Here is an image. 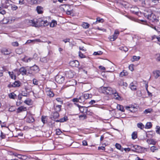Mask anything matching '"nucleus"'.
<instances>
[{
    "label": "nucleus",
    "instance_id": "18",
    "mask_svg": "<svg viewBox=\"0 0 160 160\" xmlns=\"http://www.w3.org/2000/svg\"><path fill=\"white\" fill-rule=\"evenodd\" d=\"M36 10L38 14H42L43 12V8L40 6H38L36 8Z\"/></svg>",
    "mask_w": 160,
    "mask_h": 160
},
{
    "label": "nucleus",
    "instance_id": "8",
    "mask_svg": "<svg viewBox=\"0 0 160 160\" xmlns=\"http://www.w3.org/2000/svg\"><path fill=\"white\" fill-rule=\"evenodd\" d=\"M70 6H71L69 5H61L60 6V8L61 9H62V10L64 12H66V11L70 9Z\"/></svg>",
    "mask_w": 160,
    "mask_h": 160
},
{
    "label": "nucleus",
    "instance_id": "60",
    "mask_svg": "<svg viewBox=\"0 0 160 160\" xmlns=\"http://www.w3.org/2000/svg\"><path fill=\"white\" fill-rule=\"evenodd\" d=\"M0 137L1 138V139L5 138L6 137L5 135L4 134L2 131H1V132Z\"/></svg>",
    "mask_w": 160,
    "mask_h": 160
},
{
    "label": "nucleus",
    "instance_id": "20",
    "mask_svg": "<svg viewBox=\"0 0 160 160\" xmlns=\"http://www.w3.org/2000/svg\"><path fill=\"white\" fill-rule=\"evenodd\" d=\"M104 22V20L102 18H101L99 17H98L96 19V21L93 23L94 24H96L97 23H102Z\"/></svg>",
    "mask_w": 160,
    "mask_h": 160
},
{
    "label": "nucleus",
    "instance_id": "53",
    "mask_svg": "<svg viewBox=\"0 0 160 160\" xmlns=\"http://www.w3.org/2000/svg\"><path fill=\"white\" fill-rule=\"evenodd\" d=\"M72 101L74 102H79L80 103L82 102V101H79L78 99L77 98H74L72 99Z\"/></svg>",
    "mask_w": 160,
    "mask_h": 160
},
{
    "label": "nucleus",
    "instance_id": "52",
    "mask_svg": "<svg viewBox=\"0 0 160 160\" xmlns=\"http://www.w3.org/2000/svg\"><path fill=\"white\" fill-rule=\"evenodd\" d=\"M116 148L119 150H120L121 148V145L118 143H116L115 145Z\"/></svg>",
    "mask_w": 160,
    "mask_h": 160
},
{
    "label": "nucleus",
    "instance_id": "35",
    "mask_svg": "<svg viewBox=\"0 0 160 160\" xmlns=\"http://www.w3.org/2000/svg\"><path fill=\"white\" fill-rule=\"evenodd\" d=\"M112 94H113L115 97V98L117 100H119V98H120V96H119L118 94V93H117L115 90V92L114 93H112Z\"/></svg>",
    "mask_w": 160,
    "mask_h": 160
},
{
    "label": "nucleus",
    "instance_id": "15",
    "mask_svg": "<svg viewBox=\"0 0 160 160\" xmlns=\"http://www.w3.org/2000/svg\"><path fill=\"white\" fill-rule=\"evenodd\" d=\"M153 76L155 79L158 78L160 77V71L158 70H155L153 71Z\"/></svg>",
    "mask_w": 160,
    "mask_h": 160
},
{
    "label": "nucleus",
    "instance_id": "43",
    "mask_svg": "<svg viewBox=\"0 0 160 160\" xmlns=\"http://www.w3.org/2000/svg\"><path fill=\"white\" fill-rule=\"evenodd\" d=\"M156 132L157 134H160V127L157 126L156 128Z\"/></svg>",
    "mask_w": 160,
    "mask_h": 160
},
{
    "label": "nucleus",
    "instance_id": "61",
    "mask_svg": "<svg viewBox=\"0 0 160 160\" xmlns=\"http://www.w3.org/2000/svg\"><path fill=\"white\" fill-rule=\"evenodd\" d=\"M11 6L12 9L13 10H16L18 8L17 7L15 6V5H12V6Z\"/></svg>",
    "mask_w": 160,
    "mask_h": 160
},
{
    "label": "nucleus",
    "instance_id": "34",
    "mask_svg": "<svg viewBox=\"0 0 160 160\" xmlns=\"http://www.w3.org/2000/svg\"><path fill=\"white\" fill-rule=\"evenodd\" d=\"M137 126L138 128H139L141 129H143L144 127V125L141 122L138 123Z\"/></svg>",
    "mask_w": 160,
    "mask_h": 160
},
{
    "label": "nucleus",
    "instance_id": "46",
    "mask_svg": "<svg viewBox=\"0 0 160 160\" xmlns=\"http://www.w3.org/2000/svg\"><path fill=\"white\" fill-rule=\"evenodd\" d=\"M102 53V52L101 51H98L97 52H94L93 54L94 55H101Z\"/></svg>",
    "mask_w": 160,
    "mask_h": 160
},
{
    "label": "nucleus",
    "instance_id": "51",
    "mask_svg": "<svg viewBox=\"0 0 160 160\" xmlns=\"http://www.w3.org/2000/svg\"><path fill=\"white\" fill-rule=\"evenodd\" d=\"M78 99L79 101H82V102H84V100L85 99L83 97V96L82 95V96H80L79 98H78Z\"/></svg>",
    "mask_w": 160,
    "mask_h": 160
},
{
    "label": "nucleus",
    "instance_id": "23",
    "mask_svg": "<svg viewBox=\"0 0 160 160\" xmlns=\"http://www.w3.org/2000/svg\"><path fill=\"white\" fill-rule=\"evenodd\" d=\"M34 121V118L32 116H30L27 118V122L28 123H31Z\"/></svg>",
    "mask_w": 160,
    "mask_h": 160
},
{
    "label": "nucleus",
    "instance_id": "14",
    "mask_svg": "<svg viewBox=\"0 0 160 160\" xmlns=\"http://www.w3.org/2000/svg\"><path fill=\"white\" fill-rule=\"evenodd\" d=\"M27 110L26 108L24 106H21L18 108L17 110V112L19 113L21 112L25 111Z\"/></svg>",
    "mask_w": 160,
    "mask_h": 160
},
{
    "label": "nucleus",
    "instance_id": "12",
    "mask_svg": "<svg viewBox=\"0 0 160 160\" xmlns=\"http://www.w3.org/2000/svg\"><path fill=\"white\" fill-rule=\"evenodd\" d=\"M107 68L108 69L107 71L108 72H112L114 70V67L113 66V64L111 62H109L107 65Z\"/></svg>",
    "mask_w": 160,
    "mask_h": 160
},
{
    "label": "nucleus",
    "instance_id": "5",
    "mask_svg": "<svg viewBox=\"0 0 160 160\" xmlns=\"http://www.w3.org/2000/svg\"><path fill=\"white\" fill-rule=\"evenodd\" d=\"M28 25L35 27H38V21L37 19H34L33 20H28Z\"/></svg>",
    "mask_w": 160,
    "mask_h": 160
},
{
    "label": "nucleus",
    "instance_id": "45",
    "mask_svg": "<svg viewBox=\"0 0 160 160\" xmlns=\"http://www.w3.org/2000/svg\"><path fill=\"white\" fill-rule=\"evenodd\" d=\"M134 149H132V151L134 152L136 151L137 150H138L140 148V146L137 145H134Z\"/></svg>",
    "mask_w": 160,
    "mask_h": 160
},
{
    "label": "nucleus",
    "instance_id": "32",
    "mask_svg": "<svg viewBox=\"0 0 160 160\" xmlns=\"http://www.w3.org/2000/svg\"><path fill=\"white\" fill-rule=\"evenodd\" d=\"M62 107L61 105H57L54 108L55 110L56 111V112H59L61 110V108Z\"/></svg>",
    "mask_w": 160,
    "mask_h": 160
},
{
    "label": "nucleus",
    "instance_id": "16",
    "mask_svg": "<svg viewBox=\"0 0 160 160\" xmlns=\"http://www.w3.org/2000/svg\"><path fill=\"white\" fill-rule=\"evenodd\" d=\"M75 104H76L75 103ZM76 105H77V106L79 108V109L81 112L84 113L85 112H86L87 109V107L81 106L80 105H79L78 104H76Z\"/></svg>",
    "mask_w": 160,
    "mask_h": 160
},
{
    "label": "nucleus",
    "instance_id": "47",
    "mask_svg": "<svg viewBox=\"0 0 160 160\" xmlns=\"http://www.w3.org/2000/svg\"><path fill=\"white\" fill-rule=\"evenodd\" d=\"M137 83L136 81H133L130 84L129 87L136 86Z\"/></svg>",
    "mask_w": 160,
    "mask_h": 160
},
{
    "label": "nucleus",
    "instance_id": "27",
    "mask_svg": "<svg viewBox=\"0 0 160 160\" xmlns=\"http://www.w3.org/2000/svg\"><path fill=\"white\" fill-rule=\"evenodd\" d=\"M117 109L121 111L122 112H124V109L123 106L121 105L120 104H118L117 106Z\"/></svg>",
    "mask_w": 160,
    "mask_h": 160
},
{
    "label": "nucleus",
    "instance_id": "13",
    "mask_svg": "<svg viewBox=\"0 0 160 160\" xmlns=\"http://www.w3.org/2000/svg\"><path fill=\"white\" fill-rule=\"evenodd\" d=\"M30 70L34 72H37L39 71V67L36 65H34L33 66L30 67Z\"/></svg>",
    "mask_w": 160,
    "mask_h": 160
},
{
    "label": "nucleus",
    "instance_id": "48",
    "mask_svg": "<svg viewBox=\"0 0 160 160\" xmlns=\"http://www.w3.org/2000/svg\"><path fill=\"white\" fill-rule=\"evenodd\" d=\"M140 58V57L139 56H133V60H132V61H138L139 60Z\"/></svg>",
    "mask_w": 160,
    "mask_h": 160
},
{
    "label": "nucleus",
    "instance_id": "33",
    "mask_svg": "<svg viewBox=\"0 0 160 160\" xmlns=\"http://www.w3.org/2000/svg\"><path fill=\"white\" fill-rule=\"evenodd\" d=\"M152 126V124L151 122H148L145 125V128L147 129L150 128Z\"/></svg>",
    "mask_w": 160,
    "mask_h": 160
},
{
    "label": "nucleus",
    "instance_id": "59",
    "mask_svg": "<svg viewBox=\"0 0 160 160\" xmlns=\"http://www.w3.org/2000/svg\"><path fill=\"white\" fill-rule=\"evenodd\" d=\"M129 68L130 70L132 71L133 70V64H131L129 66Z\"/></svg>",
    "mask_w": 160,
    "mask_h": 160
},
{
    "label": "nucleus",
    "instance_id": "39",
    "mask_svg": "<svg viewBox=\"0 0 160 160\" xmlns=\"http://www.w3.org/2000/svg\"><path fill=\"white\" fill-rule=\"evenodd\" d=\"M119 49L121 50H122L125 52L127 51L128 50V48L125 46H122L119 48Z\"/></svg>",
    "mask_w": 160,
    "mask_h": 160
},
{
    "label": "nucleus",
    "instance_id": "11",
    "mask_svg": "<svg viewBox=\"0 0 160 160\" xmlns=\"http://www.w3.org/2000/svg\"><path fill=\"white\" fill-rule=\"evenodd\" d=\"M10 20L11 22L13 21H14L15 19L14 18H11L10 19H8L7 18H4L1 21V23L5 24L7 23L8 22H9V20Z\"/></svg>",
    "mask_w": 160,
    "mask_h": 160
},
{
    "label": "nucleus",
    "instance_id": "17",
    "mask_svg": "<svg viewBox=\"0 0 160 160\" xmlns=\"http://www.w3.org/2000/svg\"><path fill=\"white\" fill-rule=\"evenodd\" d=\"M27 1L30 4L32 5L40 3L41 0H27Z\"/></svg>",
    "mask_w": 160,
    "mask_h": 160
},
{
    "label": "nucleus",
    "instance_id": "40",
    "mask_svg": "<svg viewBox=\"0 0 160 160\" xmlns=\"http://www.w3.org/2000/svg\"><path fill=\"white\" fill-rule=\"evenodd\" d=\"M16 95L13 92H12L10 93L9 94V98L12 99H14L15 97L16 96Z\"/></svg>",
    "mask_w": 160,
    "mask_h": 160
},
{
    "label": "nucleus",
    "instance_id": "49",
    "mask_svg": "<svg viewBox=\"0 0 160 160\" xmlns=\"http://www.w3.org/2000/svg\"><path fill=\"white\" fill-rule=\"evenodd\" d=\"M125 108L126 109L128 110L129 109H135V108L134 106L132 105H129V106H125Z\"/></svg>",
    "mask_w": 160,
    "mask_h": 160
},
{
    "label": "nucleus",
    "instance_id": "54",
    "mask_svg": "<svg viewBox=\"0 0 160 160\" xmlns=\"http://www.w3.org/2000/svg\"><path fill=\"white\" fill-rule=\"evenodd\" d=\"M79 56L81 58H83L85 57V56L80 51L79 52Z\"/></svg>",
    "mask_w": 160,
    "mask_h": 160
},
{
    "label": "nucleus",
    "instance_id": "4",
    "mask_svg": "<svg viewBox=\"0 0 160 160\" xmlns=\"http://www.w3.org/2000/svg\"><path fill=\"white\" fill-rule=\"evenodd\" d=\"M119 34V31L118 30H115L114 31V34L109 37V39L111 41H114L117 38Z\"/></svg>",
    "mask_w": 160,
    "mask_h": 160
},
{
    "label": "nucleus",
    "instance_id": "3",
    "mask_svg": "<svg viewBox=\"0 0 160 160\" xmlns=\"http://www.w3.org/2000/svg\"><path fill=\"white\" fill-rule=\"evenodd\" d=\"M19 72L21 74L24 76L25 75H29L32 74V72L29 70H27L24 67H22L19 69Z\"/></svg>",
    "mask_w": 160,
    "mask_h": 160
},
{
    "label": "nucleus",
    "instance_id": "7",
    "mask_svg": "<svg viewBox=\"0 0 160 160\" xmlns=\"http://www.w3.org/2000/svg\"><path fill=\"white\" fill-rule=\"evenodd\" d=\"M12 2L11 0H5L4 2L2 3V6L3 8H7L10 6H12L10 2Z\"/></svg>",
    "mask_w": 160,
    "mask_h": 160
},
{
    "label": "nucleus",
    "instance_id": "55",
    "mask_svg": "<svg viewBox=\"0 0 160 160\" xmlns=\"http://www.w3.org/2000/svg\"><path fill=\"white\" fill-rule=\"evenodd\" d=\"M62 133L61 131L59 129H57L56 130V133L57 135H59Z\"/></svg>",
    "mask_w": 160,
    "mask_h": 160
},
{
    "label": "nucleus",
    "instance_id": "6",
    "mask_svg": "<svg viewBox=\"0 0 160 160\" xmlns=\"http://www.w3.org/2000/svg\"><path fill=\"white\" fill-rule=\"evenodd\" d=\"M56 81L59 83H62L64 80V77L60 75H58L55 77Z\"/></svg>",
    "mask_w": 160,
    "mask_h": 160
},
{
    "label": "nucleus",
    "instance_id": "58",
    "mask_svg": "<svg viewBox=\"0 0 160 160\" xmlns=\"http://www.w3.org/2000/svg\"><path fill=\"white\" fill-rule=\"evenodd\" d=\"M12 46L15 47L18 46L19 45L18 43L17 42H13L12 43Z\"/></svg>",
    "mask_w": 160,
    "mask_h": 160
},
{
    "label": "nucleus",
    "instance_id": "42",
    "mask_svg": "<svg viewBox=\"0 0 160 160\" xmlns=\"http://www.w3.org/2000/svg\"><path fill=\"white\" fill-rule=\"evenodd\" d=\"M31 100L29 99H28L27 100H25L24 101V102L28 105H30L31 103Z\"/></svg>",
    "mask_w": 160,
    "mask_h": 160
},
{
    "label": "nucleus",
    "instance_id": "1",
    "mask_svg": "<svg viewBox=\"0 0 160 160\" xmlns=\"http://www.w3.org/2000/svg\"><path fill=\"white\" fill-rule=\"evenodd\" d=\"M144 16L146 17L150 22H157L158 21L157 16L152 13L150 10L145 11L144 13Z\"/></svg>",
    "mask_w": 160,
    "mask_h": 160
},
{
    "label": "nucleus",
    "instance_id": "30",
    "mask_svg": "<svg viewBox=\"0 0 160 160\" xmlns=\"http://www.w3.org/2000/svg\"><path fill=\"white\" fill-rule=\"evenodd\" d=\"M12 85L14 87H18L20 86V83L19 81H16L12 83Z\"/></svg>",
    "mask_w": 160,
    "mask_h": 160
},
{
    "label": "nucleus",
    "instance_id": "28",
    "mask_svg": "<svg viewBox=\"0 0 160 160\" xmlns=\"http://www.w3.org/2000/svg\"><path fill=\"white\" fill-rule=\"evenodd\" d=\"M137 138V132H133L132 134V138L134 140Z\"/></svg>",
    "mask_w": 160,
    "mask_h": 160
},
{
    "label": "nucleus",
    "instance_id": "22",
    "mask_svg": "<svg viewBox=\"0 0 160 160\" xmlns=\"http://www.w3.org/2000/svg\"><path fill=\"white\" fill-rule=\"evenodd\" d=\"M147 142L149 144L154 145L156 144V142L153 139H148Z\"/></svg>",
    "mask_w": 160,
    "mask_h": 160
},
{
    "label": "nucleus",
    "instance_id": "21",
    "mask_svg": "<svg viewBox=\"0 0 160 160\" xmlns=\"http://www.w3.org/2000/svg\"><path fill=\"white\" fill-rule=\"evenodd\" d=\"M47 94L50 97H53L54 96V94L50 90L48 89L46 90Z\"/></svg>",
    "mask_w": 160,
    "mask_h": 160
},
{
    "label": "nucleus",
    "instance_id": "63",
    "mask_svg": "<svg viewBox=\"0 0 160 160\" xmlns=\"http://www.w3.org/2000/svg\"><path fill=\"white\" fill-rule=\"evenodd\" d=\"M153 28L158 32H160V28L158 27H154Z\"/></svg>",
    "mask_w": 160,
    "mask_h": 160
},
{
    "label": "nucleus",
    "instance_id": "24",
    "mask_svg": "<svg viewBox=\"0 0 160 160\" xmlns=\"http://www.w3.org/2000/svg\"><path fill=\"white\" fill-rule=\"evenodd\" d=\"M66 76L67 77L69 78H71L73 77V74L71 71H69L67 72L66 73Z\"/></svg>",
    "mask_w": 160,
    "mask_h": 160
},
{
    "label": "nucleus",
    "instance_id": "31",
    "mask_svg": "<svg viewBox=\"0 0 160 160\" xmlns=\"http://www.w3.org/2000/svg\"><path fill=\"white\" fill-rule=\"evenodd\" d=\"M152 112V109L150 108L148 109H145L143 112V113L145 114L148 113H150Z\"/></svg>",
    "mask_w": 160,
    "mask_h": 160
},
{
    "label": "nucleus",
    "instance_id": "19",
    "mask_svg": "<svg viewBox=\"0 0 160 160\" xmlns=\"http://www.w3.org/2000/svg\"><path fill=\"white\" fill-rule=\"evenodd\" d=\"M1 52L5 55H7L11 53V52L7 49L4 48H2L1 50Z\"/></svg>",
    "mask_w": 160,
    "mask_h": 160
},
{
    "label": "nucleus",
    "instance_id": "2",
    "mask_svg": "<svg viewBox=\"0 0 160 160\" xmlns=\"http://www.w3.org/2000/svg\"><path fill=\"white\" fill-rule=\"evenodd\" d=\"M101 88L102 92L105 94L111 95L115 92V90L110 87H102Z\"/></svg>",
    "mask_w": 160,
    "mask_h": 160
},
{
    "label": "nucleus",
    "instance_id": "9",
    "mask_svg": "<svg viewBox=\"0 0 160 160\" xmlns=\"http://www.w3.org/2000/svg\"><path fill=\"white\" fill-rule=\"evenodd\" d=\"M59 117V114L57 112H53L50 117V118L52 120L55 121V119Z\"/></svg>",
    "mask_w": 160,
    "mask_h": 160
},
{
    "label": "nucleus",
    "instance_id": "44",
    "mask_svg": "<svg viewBox=\"0 0 160 160\" xmlns=\"http://www.w3.org/2000/svg\"><path fill=\"white\" fill-rule=\"evenodd\" d=\"M150 150L152 152H154L155 151L157 150L158 148L154 146H152L151 147Z\"/></svg>",
    "mask_w": 160,
    "mask_h": 160
},
{
    "label": "nucleus",
    "instance_id": "62",
    "mask_svg": "<svg viewBox=\"0 0 160 160\" xmlns=\"http://www.w3.org/2000/svg\"><path fill=\"white\" fill-rule=\"evenodd\" d=\"M33 83L35 85H38V81L35 79H33Z\"/></svg>",
    "mask_w": 160,
    "mask_h": 160
},
{
    "label": "nucleus",
    "instance_id": "64",
    "mask_svg": "<svg viewBox=\"0 0 160 160\" xmlns=\"http://www.w3.org/2000/svg\"><path fill=\"white\" fill-rule=\"evenodd\" d=\"M0 13L4 15L6 13V11L2 9L0 11Z\"/></svg>",
    "mask_w": 160,
    "mask_h": 160
},
{
    "label": "nucleus",
    "instance_id": "36",
    "mask_svg": "<svg viewBox=\"0 0 160 160\" xmlns=\"http://www.w3.org/2000/svg\"><path fill=\"white\" fill-rule=\"evenodd\" d=\"M82 27L84 28H89V24L87 22H84L82 25Z\"/></svg>",
    "mask_w": 160,
    "mask_h": 160
},
{
    "label": "nucleus",
    "instance_id": "57",
    "mask_svg": "<svg viewBox=\"0 0 160 160\" xmlns=\"http://www.w3.org/2000/svg\"><path fill=\"white\" fill-rule=\"evenodd\" d=\"M66 13L68 15H71V13H72V11L71 10V9L66 11Z\"/></svg>",
    "mask_w": 160,
    "mask_h": 160
},
{
    "label": "nucleus",
    "instance_id": "37",
    "mask_svg": "<svg viewBox=\"0 0 160 160\" xmlns=\"http://www.w3.org/2000/svg\"><path fill=\"white\" fill-rule=\"evenodd\" d=\"M57 25V22L54 20L52 21V22L50 23V26L51 27H54Z\"/></svg>",
    "mask_w": 160,
    "mask_h": 160
},
{
    "label": "nucleus",
    "instance_id": "41",
    "mask_svg": "<svg viewBox=\"0 0 160 160\" xmlns=\"http://www.w3.org/2000/svg\"><path fill=\"white\" fill-rule=\"evenodd\" d=\"M13 72L16 75L19 76L21 74L20 72H19V70L18 69H15L13 71Z\"/></svg>",
    "mask_w": 160,
    "mask_h": 160
},
{
    "label": "nucleus",
    "instance_id": "10",
    "mask_svg": "<svg viewBox=\"0 0 160 160\" xmlns=\"http://www.w3.org/2000/svg\"><path fill=\"white\" fill-rule=\"evenodd\" d=\"M70 64L72 67H78L79 66V63L78 61L75 60L71 61L70 62Z\"/></svg>",
    "mask_w": 160,
    "mask_h": 160
},
{
    "label": "nucleus",
    "instance_id": "29",
    "mask_svg": "<svg viewBox=\"0 0 160 160\" xmlns=\"http://www.w3.org/2000/svg\"><path fill=\"white\" fill-rule=\"evenodd\" d=\"M83 97L85 99H88L89 98L91 97V95L88 93H86L82 94Z\"/></svg>",
    "mask_w": 160,
    "mask_h": 160
},
{
    "label": "nucleus",
    "instance_id": "38",
    "mask_svg": "<svg viewBox=\"0 0 160 160\" xmlns=\"http://www.w3.org/2000/svg\"><path fill=\"white\" fill-rule=\"evenodd\" d=\"M68 120V117L66 116H65L60 119V122H64Z\"/></svg>",
    "mask_w": 160,
    "mask_h": 160
},
{
    "label": "nucleus",
    "instance_id": "26",
    "mask_svg": "<svg viewBox=\"0 0 160 160\" xmlns=\"http://www.w3.org/2000/svg\"><path fill=\"white\" fill-rule=\"evenodd\" d=\"M128 75V73L127 72L124 70L122 72H121L119 74V76L120 77H122L123 76H126Z\"/></svg>",
    "mask_w": 160,
    "mask_h": 160
},
{
    "label": "nucleus",
    "instance_id": "56",
    "mask_svg": "<svg viewBox=\"0 0 160 160\" xmlns=\"http://www.w3.org/2000/svg\"><path fill=\"white\" fill-rule=\"evenodd\" d=\"M42 22H43V24L44 26H48V25L49 23L47 21H42Z\"/></svg>",
    "mask_w": 160,
    "mask_h": 160
},
{
    "label": "nucleus",
    "instance_id": "25",
    "mask_svg": "<svg viewBox=\"0 0 160 160\" xmlns=\"http://www.w3.org/2000/svg\"><path fill=\"white\" fill-rule=\"evenodd\" d=\"M8 73L10 77L12 79H15L16 77V75L13 72H8Z\"/></svg>",
    "mask_w": 160,
    "mask_h": 160
},
{
    "label": "nucleus",
    "instance_id": "50",
    "mask_svg": "<svg viewBox=\"0 0 160 160\" xmlns=\"http://www.w3.org/2000/svg\"><path fill=\"white\" fill-rule=\"evenodd\" d=\"M56 100L58 102L60 103L61 104L63 103V100L60 98H56Z\"/></svg>",
    "mask_w": 160,
    "mask_h": 160
}]
</instances>
